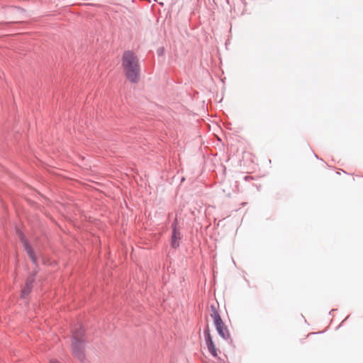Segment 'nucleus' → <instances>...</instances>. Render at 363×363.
<instances>
[{"label": "nucleus", "mask_w": 363, "mask_h": 363, "mask_svg": "<svg viewBox=\"0 0 363 363\" xmlns=\"http://www.w3.org/2000/svg\"><path fill=\"white\" fill-rule=\"evenodd\" d=\"M122 67L128 79L136 83L139 79L140 65L134 52L129 50L124 52L122 56Z\"/></svg>", "instance_id": "f257e3e1"}, {"label": "nucleus", "mask_w": 363, "mask_h": 363, "mask_svg": "<svg viewBox=\"0 0 363 363\" xmlns=\"http://www.w3.org/2000/svg\"><path fill=\"white\" fill-rule=\"evenodd\" d=\"M83 331H75L72 336V354L79 360L84 359Z\"/></svg>", "instance_id": "f03ea898"}, {"label": "nucleus", "mask_w": 363, "mask_h": 363, "mask_svg": "<svg viewBox=\"0 0 363 363\" xmlns=\"http://www.w3.org/2000/svg\"><path fill=\"white\" fill-rule=\"evenodd\" d=\"M211 317L213 318L216 328L218 334L223 340H227L230 337V333L227 327L220 318V316L213 305L211 306Z\"/></svg>", "instance_id": "7ed1b4c3"}, {"label": "nucleus", "mask_w": 363, "mask_h": 363, "mask_svg": "<svg viewBox=\"0 0 363 363\" xmlns=\"http://www.w3.org/2000/svg\"><path fill=\"white\" fill-rule=\"evenodd\" d=\"M204 337L209 352L212 354V356L218 357V348L216 347V342L213 340V337L210 333L208 326H207L204 330Z\"/></svg>", "instance_id": "20e7f679"}, {"label": "nucleus", "mask_w": 363, "mask_h": 363, "mask_svg": "<svg viewBox=\"0 0 363 363\" xmlns=\"http://www.w3.org/2000/svg\"><path fill=\"white\" fill-rule=\"evenodd\" d=\"M180 239V234L177 230L176 228H174L172 236V246L174 248L179 245V240Z\"/></svg>", "instance_id": "39448f33"}, {"label": "nucleus", "mask_w": 363, "mask_h": 363, "mask_svg": "<svg viewBox=\"0 0 363 363\" xmlns=\"http://www.w3.org/2000/svg\"><path fill=\"white\" fill-rule=\"evenodd\" d=\"M22 241H23L25 250H26V252L28 254L29 257H30V259H32V261L34 263H36V259H35V257L34 256V253H33L31 247L29 246L28 243L26 240H23Z\"/></svg>", "instance_id": "423d86ee"}, {"label": "nucleus", "mask_w": 363, "mask_h": 363, "mask_svg": "<svg viewBox=\"0 0 363 363\" xmlns=\"http://www.w3.org/2000/svg\"><path fill=\"white\" fill-rule=\"evenodd\" d=\"M33 279L32 278L28 279L26 284V287L22 290V296L25 297L28 294L30 291V285L33 283Z\"/></svg>", "instance_id": "0eeeda50"}, {"label": "nucleus", "mask_w": 363, "mask_h": 363, "mask_svg": "<svg viewBox=\"0 0 363 363\" xmlns=\"http://www.w3.org/2000/svg\"><path fill=\"white\" fill-rule=\"evenodd\" d=\"M50 363H60V362H58L57 360H56V359H52V360L50 361Z\"/></svg>", "instance_id": "6e6552de"}]
</instances>
